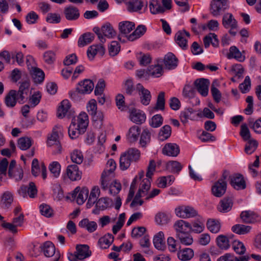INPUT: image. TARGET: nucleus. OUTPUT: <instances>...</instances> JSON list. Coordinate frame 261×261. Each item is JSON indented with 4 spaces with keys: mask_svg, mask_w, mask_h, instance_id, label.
I'll return each mask as SVG.
<instances>
[{
    "mask_svg": "<svg viewBox=\"0 0 261 261\" xmlns=\"http://www.w3.org/2000/svg\"><path fill=\"white\" fill-rule=\"evenodd\" d=\"M62 128L59 126L55 127L52 133L48 136L47 144L49 146L53 147V153L57 154L62 152V147L59 142V135L61 134Z\"/></svg>",
    "mask_w": 261,
    "mask_h": 261,
    "instance_id": "obj_1",
    "label": "nucleus"
},
{
    "mask_svg": "<svg viewBox=\"0 0 261 261\" xmlns=\"http://www.w3.org/2000/svg\"><path fill=\"white\" fill-rule=\"evenodd\" d=\"M155 163L153 160H151L149 162V165L146 172L147 178L143 179L140 184L139 189L138 192L146 196L147 194V192L150 188V179L151 178L153 172L155 169Z\"/></svg>",
    "mask_w": 261,
    "mask_h": 261,
    "instance_id": "obj_2",
    "label": "nucleus"
},
{
    "mask_svg": "<svg viewBox=\"0 0 261 261\" xmlns=\"http://www.w3.org/2000/svg\"><path fill=\"white\" fill-rule=\"evenodd\" d=\"M135 23L132 21H124L119 22V34L118 36V40L120 42H125V40L122 39V37H124L128 40V37L129 35V34L135 29Z\"/></svg>",
    "mask_w": 261,
    "mask_h": 261,
    "instance_id": "obj_3",
    "label": "nucleus"
},
{
    "mask_svg": "<svg viewBox=\"0 0 261 261\" xmlns=\"http://www.w3.org/2000/svg\"><path fill=\"white\" fill-rule=\"evenodd\" d=\"M176 215L179 218L187 219L194 217L196 215L194 208L189 205H180L175 209Z\"/></svg>",
    "mask_w": 261,
    "mask_h": 261,
    "instance_id": "obj_4",
    "label": "nucleus"
},
{
    "mask_svg": "<svg viewBox=\"0 0 261 261\" xmlns=\"http://www.w3.org/2000/svg\"><path fill=\"white\" fill-rule=\"evenodd\" d=\"M136 90L140 96L141 103L144 106L149 105L152 97L150 92L140 83L137 84Z\"/></svg>",
    "mask_w": 261,
    "mask_h": 261,
    "instance_id": "obj_5",
    "label": "nucleus"
},
{
    "mask_svg": "<svg viewBox=\"0 0 261 261\" xmlns=\"http://www.w3.org/2000/svg\"><path fill=\"white\" fill-rule=\"evenodd\" d=\"M228 0H212L211 3L210 10L214 16H217L221 14L222 11H224Z\"/></svg>",
    "mask_w": 261,
    "mask_h": 261,
    "instance_id": "obj_6",
    "label": "nucleus"
},
{
    "mask_svg": "<svg viewBox=\"0 0 261 261\" xmlns=\"http://www.w3.org/2000/svg\"><path fill=\"white\" fill-rule=\"evenodd\" d=\"M42 250L43 251L45 256L46 257H51L55 255V258L52 261H58L60 254L57 251L56 252V248L54 244L50 241L45 242L42 247Z\"/></svg>",
    "mask_w": 261,
    "mask_h": 261,
    "instance_id": "obj_7",
    "label": "nucleus"
},
{
    "mask_svg": "<svg viewBox=\"0 0 261 261\" xmlns=\"http://www.w3.org/2000/svg\"><path fill=\"white\" fill-rule=\"evenodd\" d=\"M173 228L175 231L176 237H180V235L184 234L185 233L189 232L191 227L188 222L182 220H179L174 223Z\"/></svg>",
    "mask_w": 261,
    "mask_h": 261,
    "instance_id": "obj_8",
    "label": "nucleus"
},
{
    "mask_svg": "<svg viewBox=\"0 0 261 261\" xmlns=\"http://www.w3.org/2000/svg\"><path fill=\"white\" fill-rule=\"evenodd\" d=\"M89 190L87 188H83L81 190L77 187L72 193V197L76 198V202L79 205L83 204L88 198Z\"/></svg>",
    "mask_w": 261,
    "mask_h": 261,
    "instance_id": "obj_9",
    "label": "nucleus"
},
{
    "mask_svg": "<svg viewBox=\"0 0 261 261\" xmlns=\"http://www.w3.org/2000/svg\"><path fill=\"white\" fill-rule=\"evenodd\" d=\"M75 122L76 126L80 128L81 132L85 133L89 124L88 116L85 112H81L77 118H74L71 122Z\"/></svg>",
    "mask_w": 261,
    "mask_h": 261,
    "instance_id": "obj_10",
    "label": "nucleus"
},
{
    "mask_svg": "<svg viewBox=\"0 0 261 261\" xmlns=\"http://www.w3.org/2000/svg\"><path fill=\"white\" fill-rule=\"evenodd\" d=\"M230 184L235 189L243 190L246 188V182L243 176L241 174H236L233 175L229 176Z\"/></svg>",
    "mask_w": 261,
    "mask_h": 261,
    "instance_id": "obj_11",
    "label": "nucleus"
},
{
    "mask_svg": "<svg viewBox=\"0 0 261 261\" xmlns=\"http://www.w3.org/2000/svg\"><path fill=\"white\" fill-rule=\"evenodd\" d=\"M185 98L191 99L196 95V80L187 82L184 87L182 93Z\"/></svg>",
    "mask_w": 261,
    "mask_h": 261,
    "instance_id": "obj_12",
    "label": "nucleus"
},
{
    "mask_svg": "<svg viewBox=\"0 0 261 261\" xmlns=\"http://www.w3.org/2000/svg\"><path fill=\"white\" fill-rule=\"evenodd\" d=\"M105 53V48L101 44L92 45L88 47L87 51L88 58L90 60H93L96 55L103 56Z\"/></svg>",
    "mask_w": 261,
    "mask_h": 261,
    "instance_id": "obj_13",
    "label": "nucleus"
},
{
    "mask_svg": "<svg viewBox=\"0 0 261 261\" xmlns=\"http://www.w3.org/2000/svg\"><path fill=\"white\" fill-rule=\"evenodd\" d=\"M20 84L19 90L17 91L18 99H20L19 103H22L24 102V99L25 95L28 94L30 87V82L28 79L19 83Z\"/></svg>",
    "mask_w": 261,
    "mask_h": 261,
    "instance_id": "obj_14",
    "label": "nucleus"
},
{
    "mask_svg": "<svg viewBox=\"0 0 261 261\" xmlns=\"http://www.w3.org/2000/svg\"><path fill=\"white\" fill-rule=\"evenodd\" d=\"M112 202V200L108 197L99 198L95 202V208L93 210L92 213L95 215L99 214L100 211H104L108 208Z\"/></svg>",
    "mask_w": 261,
    "mask_h": 261,
    "instance_id": "obj_15",
    "label": "nucleus"
},
{
    "mask_svg": "<svg viewBox=\"0 0 261 261\" xmlns=\"http://www.w3.org/2000/svg\"><path fill=\"white\" fill-rule=\"evenodd\" d=\"M226 188V182L217 180L212 187V193L215 197H221L225 193Z\"/></svg>",
    "mask_w": 261,
    "mask_h": 261,
    "instance_id": "obj_16",
    "label": "nucleus"
},
{
    "mask_svg": "<svg viewBox=\"0 0 261 261\" xmlns=\"http://www.w3.org/2000/svg\"><path fill=\"white\" fill-rule=\"evenodd\" d=\"M240 218L246 223H252L259 222L260 217L254 212L251 211H243L241 213Z\"/></svg>",
    "mask_w": 261,
    "mask_h": 261,
    "instance_id": "obj_17",
    "label": "nucleus"
},
{
    "mask_svg": "<svg viewBox=\"0 0 261 261\" xmlns=\"http://www.w3.org/2000/svg\"><path fill=\"white\" fill-rule=\"evenodd\" d=\"M64 14L66 19L69 21L77 20L80 16L79 9L71 5L65 8Z\"/></svg>",
    "mask_w": 261,
    "mask_h": 261,
    "instance_id": "obj_18",
    "label": "nucleus"
},
{
    "mask_svg": "<svg viewBox=\"0 0 261 261\" xmlns=\"http://www.w3.org/2000/svg\"><path fill=\"white\" fill-rule=\"evenodd\" d=\"M66 174L69 178L72 181L80 180L82 176V172L76 165L68 166L66 169Z\"/></svg>",
    "mask_w": 261,
    "mask_h": 261,
    "instance_id": "obj_19",
    "label": "nucleus"
},
{
    "mask_svg": "<svg viewBox=\"0 0 261 261\" xmlns=\"http://www.w3.org/2000/svg\"><path fill=\"white\" fill-rule=\"evenodd\" d=\"M210 81L207 79L200 78L197 79V91L203 96L208 94Z\"/></svg>",
    "mask_w": 261,
    "mask_h": 261,
    "instance_id": "obj_20",
    "label": "nucleus"
},
{
    "mask_svg": "<svg viewBox=\"0 0 261 261\" xmlns=\"http://www.w3.org/2000/svg\"><path fill=\"white\" fill-rule=\"evenodd\" d=\"M179 152V147L175 143H167L162 149L163 153L168 156H176Z\"/></svg>",
    "mask_w": 261,
    "mask_h": 261,
    "instance_id": "obj_21",
    "label": "nucleus"
},
{
    "mask_svg": "<svg viewBox=\"0 0 261 261\" xmlns=\"http://www.w3.org/2000/svg\"><path fill=\"white\" fill-rule=\"evenodd\" d=\"M222 23L225 29H237L238 22L232 14L230 13L224 14L222 18Z\"/></svg>",
    "mask_w": 261,
    "mask_h": 261,
    "instance_id": "obj_22",
    "label": "nucleus"
},
{
    "mask_svg": "<svg viewBox=\"0 0 261 261\" xmlns=\"http://www.w3.org/2000/svg\"><path fill=\"white\" fill-rule=\"evenodd\" d=\"M132 121L136 124H142L145 121L146 114L140 110L133 109L129 116Z\"/></svg>",
    "mask_w": 261,
    "mask_h": 261,
    "instance_id": "obj_23",
    "label": "nucleus"
},
{
    "mask_svg": "<svg viewBox=\"0 0 261 261\" xmlns=\"http://www.w3.org/2000/svg\"><path fill=\"white\" fill-rule=\"evenodd\" d=\"M196 118V111L191 108L185 109L180 112V121L185 124L189 120L194 121Z\"/></svg>",
    "mask_w": 261,
    "mask_h": 261,
    "instance_id": "obj_24",
    "label": "nucleus"
},
{
    "mask_svg": "<svg viewBox=\"0 0 261 261\" xmlns=\"http://www.w3.org/2000/svg\"><path fill=\"white\" fill-rule=\"evenodd\" d=\"M177 59L171 53H168L164 57V64L165 67L169 70L175 69L177 66Z\"/></svg>",
    "mask_w": 261,
    "mask_h": 261,
    "instance_id": "obj_25",
    "label": "nucleus"
},
{
    "mask_svg": "<svg viewBox=\"0 0 261 261\" xmlns=\"http://www.w3.org/2000/svg\"><path fill=\"white\" fill-rule=\"evenodd\" d=\"M243 51L241 53L236 46H232L229 48V53L227 54L228 59H235L240 62H242L245 60V56L243 54Z\"/></svg>",
    "mask_w": 261,
    "mask_h": 261,
    "instance_id": "obj_26",
    "label": "nucleus"
},
{
    "mask_svg": "<svg viewBox=\"0 0 261 261\" xmlns=\"http://www.w3.org/2000/svg\"><path fill=\"white\" fill-rule=\"evenodd\" d=\"M94 84L92 81L90 80H84L83 82L79 83L77 89L80 92L83 94L90 93L94 88Z\"/></svg>",
    "mask_w": 261,
    "mask_h": 261,
    "instance_id": "obj_27",
    "label": "nucleus"
},
{
    "mask_svg": "<svg viewBox=\"0 0 261 261\" xmlns=\"http://www.w3.org/2000/svg\"><path fill=\"white\" fill-rule=\"evenodd\" d=\"M16 161L12 160L9 164L8 169V175L10 178H14L16 180H20L22 178L23 172L21 169L16 171L14 167Z\"/></svg>",
    "mask_w": 261,
    "mask_h": 261,
    "instance_id": "obj_28",
    "label": "nucleus"
},
{
    "mask_svg": "<svg viewBox=\"0 0 261 261\" xmlns=\"http://www.w3.org/2000/svg\"><path fill=\"white\" fill-rule=\"evenodd\" d=\"M17 100H20L18 99L17 91L14 90H11L5 98V103L7 107L9 108H13L16 104Z\"/></svg>",
    "mask_w": 261,
    "mask_h": 261,
    "instance_id": "obj_29",
    "label": "nucleus"
},
{
    "mask_svg": "<svg viewBox=\"0 0 261 261\" xmlns=\"http://www.w3.org/2000/svg\"><path fill=\"white\" fill-rule=\"evenodd\" d=\"M203 43L205 48L208 47L210 44L214 47H218L219 45V41L216 34L210 33L204 37Z\"/></svg>",
    "mask_w": 261,
    "mask_h": 261,
    "instance_id": "obj_30",
    "label": "nucleus"
},
{
    "mask_svg": "<svg viewBox=\"0 0 261 261\" xmlns=\"http://www.w3.org/2000/svg\"><path fill=\"white\" fill-rule=\"evenodd\" d=\"M141 133V129L138 126L134 125L128 130L126 135L127 141L130 143L136 142Z\"/></svg>",
    "mask_w": 261,
    "mask_h": 261,
    "instance_id": "obj_31",
    "label": "nucleus"
},
{
    "mask_svg": "<svg viewBox=\"0 0 261 261\" xmlns=\"http://www.w3.org/2000/svg\"><path fill=\"white\" fill-rule=\"evenodd\" d=\"M127 10L130 12H138L143 7V3L140 0H125Z\"/></svg>",
    "mask_w": 261,
    "mask_h": 261,
    "instance_id": "obj_32",
    "label": "nucleus"
},
{
    "mask_svg": "<svg viewBox=\"0 0 261 261\" xmlns=\"http://www.w3.org/2000/svg\"><path fill=\"white\" fill-rule=\"evenodd\" d=\"M122 89L125 93L128 95H133L137 92L132 79H128L123 82Z\"/></svg>",
    "mask_w": 261,
    "mask_h": 261,
    "instance_id": "obj_33",
    "label": "nucleus"
},
{
    "mask_svg": "<svg viewBox=\"0 0 261 261\" xmlns=\"http://www.w3.org/2000/svg\"><path fill=\"white\" fill-rule=\"evenodd\" d=\"M101 31L104 37L108 38H113L116 36L117 33L114 29L112 25L109 23L107 22L103 24L101 28Z\"/></svg>",
    "mask_w": 261,
    "mask_h": 261,
    "instance_id": "obj_34",
    "label": "nucleus"
},
{
    "mask_svg": "<svg viewBox=\"0 0 261 261\" xmlns=\"http://www.w3.org/2000/svg\"><path fill=\"white\" fill-rule=\"evenodd\" d=\"M80 260H83L91 255V252L89 250L87 245H77L76 247V252Z\"/></svg>",
    "mask_w": 261,
    "mask_h": 261,
    "instance_id": "obj_35",
    "label": "nucleus"
},
{
    "mask_svg": "<svg viewBox=\"0 0 261 261\" xmlns=\"http://www.w3.org/2000/svg\"><path fill=\"white\" fill-rule=\"evenodd\" d=\"M114 239V236L108 233L99 239L98 245L101 249H107L113 242Z\"/></svg>",
    "mask_w": 261,
    "mask_h": 261,
    "instance_id": "obj_36",
    "label": "nucleus"
},
{
    "mask_svg": "<svg viewBox=\"0 0 261 261\" xmlns=\"http://www.w3.org/2000/svg\"><path fill=\"white\" fill-rule=\"evenodd\" d=\"M164 234L163 231H160L154 237L153 240L155 248L158 250H163L165 248L164 242Z\"/></svg>",
    "mask_w": 261,
    "mask_h": 261,
    "instance_id": "obj_37",
    "label": "nucleus"
},
{
    "mask_svg": "<svg viewBox=\"0 0 261 261\" xmlns=\"http://www.w3.org/2000/svg\"><path fill=\"white\" fill-rule=\"evenodd\" d=\"M113 178V174L109 172L103 171L101 176V189L105 191L107 190L108 187L113 183L111 180Z\"/></svg>",
    "mask_w": 261,
    "mask_h": 261,
    "instance_id": "obj_38",
    "label": "nucleus"
},
{
    "mask_svg": "<svg viewBox=\"0 0 261 261\" xmlns=\"http://www.w3.org/2000/svg\"><path fill=\"white\" fill-rule=\"evenodd\" d=\"M194 251L189 248L180 249L177 252L178 259L182 261L190 260L194 256Z\"/></svg>",
    "mask_w": 261,
    "mask_h": 261,
    "instance_id": "obj_39",
    "label": "nucleus"
},
{
    "mask_svg": "<svg viewBox=\"0 0 261 261\" xmlns=\"http://www.w3.org/2000/svg\"><path fill=\"white\" fill-rule=\"evenodd\" d=\"M13 201V196L11 192L6 191L4 193L1 202V207L4 209H8L10 207Z\"/></svg>",
    "mask_w": 261,
    "mask_h": 261,
    "instance_id": "obj_40",
    "label": "nucleus"
},
{
    "mask_svg": "<svg viewBox=\"0 0 261 261\" xmlns=\"http://www.w3.org/2000/svg\"><path fill=\"white\" fill-rule=\"evenodd\" d=\"M32 76L34 82L36 84L42 83L45 77L44 72L39 68L32 67Z\"/></svg>",
    "mask_w": 261,
    "mask_h": 261,
    "instance_id": "obj_41",
    "label": "nucleus"
},
{
    "mask_svg": "<svg viewBox=\"0 0 261 261\" xmlns=\"http://www.w3.org/2000/svg\"><path fill=\"white\" fill-rule=\"evenodd\" d=\"M95 36L93 34L88 32L82 35L78 40L79 47H84L91 43L94 39Z\"/></svg>",
    "mask_w": 261,
    "mask_h": 261,
    "instance_id": "obj_42",
    "label": "nucleus"
},
{
    "mask_svg": "<svg viewBox=\"0 0 261 261\" xmlns=\"http://www.w3.org/2000/svg\"><path fill=\"white\" fill-rule=\"evenodd\" d=\"M71 107L70 103L67 99L63 100L61 103L59 107L57 116L59 118H63L68 112Z\"/></svg>",
    "mask_w": 261,
    "mask_h": 261,
    "instance_id": "obj_43",
    "label": "nucleus"
},
{
    "mask_svg": "<svg viewBox=\"0 0 261 261\" xmlns=\"http://www.w3.org/2000/svg\"><path fill=\"white\" fill-rule=\"evenodd\" d=\"M79 225L82 228H85L90 233L95 231L97 228V223L95 221H90L88 219L82 220L79 222Z\"/></svg>",
    "mask_w": 261,
    "mask_h": 261,
    "instance_id": "obj_44",
    "label": "nucleus"
},
{
    "mask_svg": "<svg viewBox=\"0 0 261 261\" xmlns=\"http://www.w3.org/2000/svg\"><path fill=\"white\" fill-rule=\"evenodd\" d=\"M206 227L211 232L217 233L220 231L221 225L217 219H208L207 220Z\"/></svg>",
    "mask_w": 261,
    "mask_h": 261,
    "instance_id": "obj_45",
    "label": "nucleus"
},
{
    "mask_svg": "<svg viewBox=\"0 0 261 261\" xmlns=\"http://www.w3.org/2000/svg\"><path fill=\"white\" fill-rule=\"evenodd\" d=\"M146 31V28L145 25H139L136 29L129 35L128 37V40L130 41H133L144 35Z\"/></svg>",
    "mask_w": 261,
    "mask_h": 261,
    "instance_id": "obj_46",
    "label": "nucleus"
},
{
    "mask_svg": "<svg viewBox=\"0 0 261 261\" xmlns=\"http://www.w3.org/2000/svg\"><path fill=\"white\" fill-rule=\"evenodd\" d=\"M149 9L152 14L163 13L165 12V8L161 6L158 0H150L149 2Z\"/></svg>",
    "mask_w": 261,
    "mask_h": 261,
    "instance_id": "obj_47",
    "label": "nucleus"
},
{
    "mask_svg": "<svg viewBox=\"0 0 261 261\" xmlns=\"http://www.w3.org/2000/svg\"><path fill=\"white\" fill-rule=\"evenodd\" d=\"M232 205L233 202L231 198L226 197L220 202L219 211L223 213L229 212L231 209Z\"/></svg>",
    "mask_w": 261,
    "mask_h": 261,
    "instance_id": "obj_48",
    "label": "nucleus"
},
{
    "mask_svg": "<svg viewBox=\"0 0 261 261\" xmlns=\"http://www.w3.org/2000/svg\"><path fill=\"white\" fill-rule=\"evenodd\" d=\"M151 133L147 128L144 129L140 133L139 144L142 147L145 148L150 143Z\"/></svg>",
    "mask_w": 261,
    "mask_h": 261,
    "instance_id": "obj_49",
    "label": "nucleus"
},
{
    "mask_svg": "<svg viewBox=\"0 0 261 261\" xmlns=\"http://www.w3.org/2000/svg\"><path fill=\"white\" fill-rule=\"evenodd\" d=\"M216 241L217 246L222 250H227L230 247L228 238L225 235L221 234L218 236Z\"/></svg>",
    "mask_w": 261,
    "mask_h": 261,
    "instance_id": "obj_50",
    "label": "nucleus"
},
{
    "mask_svg": "<svg viewBox=\"0 0 261 261\" xmlns=\"http://www.w3.org/2000/svg\"><path fill=\"white\" fill-rule=\"evenodd\" d=\"M165 92H161L158 95L156 102L155 106L153 108L154 112L159 110L164 111L165 109Z\"/></svg>",
    "mask_w": 261,
    "mask_h": 261,
    "instance_id": "obj_51",
    "label": "nucleus"
},
{
    "mask_svg": "<svg viewBox=\"0 0 261 261\" xmlns=\"http://www.w3.org/2000/svg\"><path fill=\"white\" fill-rule=\"evenodd\" d=\"M167 168L173 173L178 174L182 170L183 166L178 161H169L167 164Z\"/></svg>",
    "mask_w": 261,
    "mask_h": 261,
    "instance_id": "obj_52",
    "label": "nucleus"
},
{
    "mask_svg": "<svg viewBox=\"0 0 261 261\" xmlns=\"http://www.w3.org/2000/svg\"><path fill=\"white\" fill-rule=\"evenodd\" d=\"M124 153L132 162L138 161L141 155L140 150L136 148H130Z\"/></svg>",
    "mask_w": 261,
    "mask_h": 261,
    "instance_id": "obj_53",
    "label": "nucleus"
},
{
    "mask_svg": "<svg viewBox=\"0 0 261 261\" xmlns=\"http://www.w3.org/2000/svg\"><path fill=\"white\" fill-rule=\"evenodd\" d=\"M170 215L165 213H159L155 216V221L159 225L167 224L170 221Z\"/></svg>",
    "mask_w": 261,
    "mask_h": 261,
    "instance_id": "obj_54",
    "label": "nucleus"
},
{
    "mask_svg": "<svg viewBox=\"0 0 261 261\" xmlns=\"http://www.w3.org/2000/svg\"><path fill=\"white\" fill-rule=\"evenodd\" d=\"M56 50H49L44 53L43 58L44 61L48 65L54 63L56 59Z\"/></svg>",
    "mask_w": 261,
    "mask_h": 261,
    "instance_id": "obj_55",
    "label": "nucleus"
},
{
    "mask_svg": "<svg viewBox=\"0 0 261 261\" xmlns=\"http://www.w3.org/2000/svg\"><path fill=\"white\" fill-rule=\"evenodd\" d=\"M171 135V127L169 125H165L162 127L159 133V138L161 141L168 139Z\"/></svg>",
    "mask_w": 261,
    "mask_h": 261,
    "instance_id": "obj_56",
    "label": "nucleus"
},
{
    "mask_svg": "<svg viewBox=\"0 0 261 261\" xmlns=\"http://www.w3.org/2000/svg\"><path fill=\"white\" fill-rule=\"evenodd\" d=\"M175 40L176 43L182 49H187L188 48L187 39L183 36L179 31L176 33L175 36Z\"/></svg>",
    "mask_w": 261,
    "mask_h": 261,
    "instance_id": "obj_57",
    "label": "nucleus"
},
{
    "mask_svg": "<svg viewBox=\"0 0 261 261\" xmlns=\"http://www.w3.org/2000/svg\"><path fill=\"white\" fill-rule=\"evenodd\" d=\"M251 229V226L243 224H236L231 228L232 231L239 234H245L248 233Z\"/></svg>",
    "mask_w": 261,
    "mask_h": 261,
    "instance_id": "obj_58",
    "label": "nucleus"
},
{
    "mask_svg": "<svg viewBox=\"0 0 261 261\" xmlns=\"http://www.w3.org/2000/svg\"><path fill=\"white\" fill-rule=\"evenodd\" d=\"M84 133L81 132L80 128L76 126L75 122H71L68 128V134L71 139H76L80 135Z\"/></svg>",
    "mask_w": 261,
    "mask_h": 261,
    "instance_id": "obj_59",
    "label": "nucleus"
},
{
    "mask_svg": "<svg viewBox=\"0 0 261 261\" xmlns=\"http://www.w3.org/2000/svg\"><path fill=\"white\" fill-rule=\"evenodd\" d=\"M31 145L32 140L29 137H21L18 140L17 146L21 150H27Z\"/></svg>",
    "mask_w": 261,
    "mask_h": 261,
    "instance_id": "obj_60",
    "label": "nucleus"
},
{
    "mask_svg": "<svg viewBox=\"0 0 261 261\" xmlns=\"http://www.w3.org/2000/svg\"><path fill=\"white\" fill-rule=\"evenodd\" d=\"M132 163V162L124 152L121 155L119 160V166L122 170L128 169Z\"/></svg>",
    "mask_w": 261,
    "mask_h": 261,
    "instance_id": "obj_61",
    "label": "nucleus"
},
{
    "mask_svg": "<svg viewBox=\"0 0 261 261\" xmlns=\"http://www.w3.org/2000/svg\"><path fill=\"white\" fill-rule=\"evenodd\" d=\"M72 161L77 164H81L84 160V156L82 151L75 149L70 154Z\"/></svg>",
    "mask_w": 261,
    "mask_h": 261,
    "instance_id": "obj_62",
    "label": "nucleus"
},
{
    "mask_svg": "<svg viewBox=\"0 0 261 261\" xmlns=\"http://www.w3.org/2000/svg\"><path fill=\"white\" fill-rule=\"evenodd\" d=\"M148 74L155 77H160L163 73L162 66L160 65L150 66L148 69Z\"/></svg>",
    "mask_w": 261,
    "mask_h": 261,
    "instance_id": "obj_63",
    "label": "nucleus"
},
{
    "mask_svg": "<svg viewBox=\"0 0 261 261\" xmlns=\"http://www.w3.org/2000/svg\"><path fill=\"white\" fill-rule=\"evenodd\" d=\"M49 169L54 177H58L61 171V165L59 162L54 161L49 165Z\"/></svg>",
    "mask_w": 261,
    "mask_h": 261,
    "instance_id": "obj_64",
    "label": "nucleus"
}]
</instances>
